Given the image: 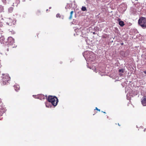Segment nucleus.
<instances>
[{
    "label": "nucleus",
    "mask_w": 146,
    "mask_h": 146,
    "mask_svg": "<svg viewBox=\"0 0 146 146\" xmlns=\"http://www.w3.org/2000/svg\"><path fill=\"white\" fill-rule=\"evenodd\" d=\"M45 97L47 101L51 103L52 105L55 106L57 105L58 101L56 96L49 95L48 97L46 96Z\"/></svg>",
    "instance_id": "obj_1"
},
{
    "label": "nucleus",
    "mask_w": 146,
    "mask_h": 146,
    "mask_svg": "<svg viewBox=\"0 0 146 146\" xmlns=\"http://www.w3.org/2000/svg\"><path fill=\"white\" fill-rule=\"evenodd\" d=\"M138 24L143 29L146 28V18L143 17L139 18L138 21Z\"/></svg>",
    "instance_id": "obj_2"
},
{
    "label": "nucleus",
    "mask_w": 146,
    "mask_h": 146,
    "mask_svg": "<svg viewBox=\"0 0 146 146\" xmlns=\"http://www.w3.org/2000/svg\"><path fill=\"white\" fill-rule=\"evenodd\" d=\"M10 46H11L12 48H15L17 46V45L15 44L14 40L12 37H10Z\"/></svg>",
    "instance_id": "obj_3"
},
{
    "label": "nucleus",
    "mask_w": 146,
    "mask_h": 146,
    "mask_svg": "<svg viewBox=\"0 0 146 146\" xmlns=\"http://www.w3.org/2000/svg\"><path fill=\"white\" fill-rule=\"evenodd\" d=\"M1 101L0 100V115H2V114L5 111V110L2 106H1L2 105Z\"/></svg>",
    "instance_id": "obj_4"
},
{
    "label": "nucleus",
    "mask_w": 146,
    "mask_h": 146,
    "mask_svg": "<svg viewBox=\"0 0 146 146\" xmlns=\"http://www.w3.org/2000/svg\"><path fill=\"white\" fill-rule=\"evenodd\" d=\"M5 76H6L5 77H4L3 79L4 84H6L7 83H8V81L9 78V76L7 74L5 75Z\"/></svg>",
    "instance_id": "obj_5"
},
{
    "label": "nucleus",
    "mask_w": 146,
    "mask_h": 146,
    "mask_svg": "<svg viewBox=\"0 0 146 146\" xmlns=\"http://www.w3.org/2000/svg\"><path fill=\"white\" fill-rule=\"evenodd\" d=\"M141 103L142 105L144 106H146V97H144L143 99L141 101Z\"/></svg>",
    "instance_id": "obj_6"
},
{
    "label": "nucleus",
    "mask_w": 146,
    "mask_h": 146,
    "mask_svg": "<svg viewBox=\"0 0 146 146\" xmlns=\"http://www.w3.org/2000/svg\"><path fill=\"white\" fill-rule=\"evenodd\" d=\"M14 87L15 90L17 91L19 90L20 88L19 86L17 84L15 85Z\"/></svg>",
    "instance_id": "obj_7"
},
{
    "label": "nucleus",
    "mask_w": 146,
    "mask_h": 146,
    "mask_svg": "<svg viewBox=\"0 0 146 146\" xmlns=\"http://www.w3.org/2000/svg\"><path fill=\"white\" fill-rule=\"evenodd\" d=\"M38 98H39L40 100H43L45 98V97L44 95L42 94H40L38 96Z\"/></svg>",
    "instance_id": "obj_8"
},
{
    "label": "nucleus",
    "mask_w": 146,
    "mask_h": 146,
    "mask_svg": "<svg viewBox=\"0 0 146 146\" xmlns=\"http://www.w3.org/2000/svg\"><path fill=\"white\" fill-rule=\"evenodd\" d=\"M10 22L11 23V25H15L16 23V21L15 20L13 21L12 20H10Z\"/></svg>",
    "instance_id": "obj_9"
},
{
    "label": "nucleus",
    "mask_w": 146,
    "mask_h": 146,
    "mask_svg": "<svg viewBox=\"0 0 146 146\" xmlns=\"http://www.w3.org/2000/svg\"><path fill=\"white\" fill-rule=\"evenodd\" d=\"M119 24L121 27H123L124 25V22L122 21L119 22Z\"/></svg>",
    "instance_id": "obj_10"
},
{
    "label": "nucleus",
    "mask_w": 146,
    "mask_h": 146,
    "mask_svg": "<svg viewBox=\"0 0 146 146\" xmlns=\"http://www.w3.org/2000/svg\"><path fill=\"white\" fill-rule=\"evenodd\" d=\"M73 12H74L73 11H71L70 12V17H69V19H72V15H73Z\"/></svg>",
    "instance_id": "obj_11"
},
{
    "label": "nucleus",
    "mask_w": 146,
    "mask_h": 146,
    "mask_svg": "<svg viewBox=\"0 0 146 146\" xmlns=\"http://www.w3.org/2000/svg\"><path fill=\"white\" fill-rule=\"evenodd\" d=\"M82 10L83 11H85L86 10V7L83 6L82 7Z\"/></svg>",
    "instance_id": "obj_12"
},
{
    "label": "nucleus",
    "mask_w": 146,
    "mask_h": 146,
    "mask_svg": "<svg viewBox=\"0 0 146 146\" xmlns=\"http://www.w3.org/2000/svg\"><path fill=\"white\" fill-rule=\"evenodd\" d=\"M119 72L123 73L124 72V70L123 69H119Z\"/></svg>",
    "instance_id": "obj_13"
},
{
    "label": "nucleus",
    "mask_w": 146,
    "mask_h": 146,
    "mask_svg": "<svg viewBox=\"0 0 146 146\" xmlns=\"http://www.w3.org/2000/svg\"><path fill=\"white\" fill-rule=\"evenodd\" d=\"M60 14L59 13H58L56 15V17H60Z\"/></svg>",
    "instance_id": "obj_14"
},
{
    "label": "nucleus",
    "mask_w": 146,
    "mask_h": 146,
    "mask_svg": "<svg viewBox=\"0 0 146 146\" xmlns=\"http://www.w3.org/2000/svg\"><path fill=\"white\" fill-rule=\"evenodd\" d=\"M95 110H96L98 111H100V109H98V108L97 107L95 109Z\"/></svg>",
    "instance_id": "obj_15"
},
{
    "label": "nucleus",
    "mask_w": 146,
    "mask_h": 146,
    "mask_svg": "<svg viewBox=\"0 0 146 146\" xmlns=\"http://www.w3.org/2000/svg\"><path fill=\"white\" fill-rule=\"evenodd\" d=\"M117 21H119V22L120 21H121V19H120V18H118V19H117Z\"/></svg>",
    "instance_id": "obj_16"
},
{
    "label": "nucleus",
    "mask_w": 146,
    "mask_h": 146,
    "mask_svg": "<svg viewBox=\"0 0 146 146\" xmlns=\"http://www.w3.org/2000/svg\"><path fill=\"white\" fill-rule=\"evenodd\" d=\"M143 72H144L145 74H146V71H143Z\"/></svg>",
    "instance_id": "obj_17"
},
{
    "label": "nucleus",
    "mask_w": 146,
    "mask_h": 146,
    "mask_svg": "<svg viewBox=\"0 0 146 146\" xmlns=\"http://www.w3.org/2000/svg\"><path fill=\"white\" fill-rule=\"evenodd\" d=\"M46 107H48H48H49V106H47V104H46Z\"/></svg>",
    "instance_id": "obj_18"
},
{
    "label": "nucleus",
    "mask_w": 146,
    "mask_h": 146,
    "mask_svg": "<svg viewBox=\"0 0 146 146\" xmlns=\"http://www.w3.org/2000/svg\"><path fill=\"white\" fill-rule=\"evenodd\" d=\"M102 112H103V113H106L105 112H104V111H102Z\"/></svg>",
    "instance_id": "obj_19"
},
{
    "label": "nucleus",
    "mask_w": 146,
    "mask_h": 146,
    "mask_svg": "<svg viewBox=\"0 0 146 146\" xmlns=\"http://www.w3.org/2000/svg\"><path fill=\"white\" fill-rule=\"evenodd\" d=\"M48 9H47L46 10V12H48Z\"/></svg>",
    "instance_id": "obj_20"
},
{
    "label": "nucleus",
    "mask_w": 146,
    "mask_h": 146,
    "mask_svg": "<svg viewBox=\"0 0 146 146\" xmlns=\"http://www.w3.org/2000/svg\"><path fill=\"white\" fill-rule=\"evenodd\" d=\"M118 125L119 126H120V125L119 124V123H118Z\"/></svg>",
    "instance_id": "obj_21"
},
{
    "label": "nucleus",
    "mask_w": 146,
    "mask_h": 146,
    "mask_svg": "<svg viewBox=\"0 0 146 146\" xmlns=\"http://www.w3.org/2000/svg\"><path fill=\"white\" fill-rule=\"evenodd\" d=\"M51 7H50L49 8V9H51Z\"/></svg>",
    "instance_id": "obj_22"
},
{
    "label": "nucleus",
    "mask_w": 146,
    "mask_h": 146,
    "mask_svg": "<svg viewBox=\"0 0 146 146\" xmlns=\"http://www.w3.org/2000/svg\"><path fill=\"white\" fill-rule=\"evenodd\" d=\"M121 44L122 45L123 44V43H121Z\"/></svg>",
    "instance_id": "obj_23"
},
{
    "label": "nucleus",
    "mask_w": 146,
    "mask_h": 146,
    "mask_svg": "<svg viewBox=\"0 0 146 146\" xmlns=\"http://www.w3.org/2000/svg\"><path fill=\"white\" fill-rule=\"evenodd\" d=\"M145 129H144V131H145Z\"/></svg>",
    "instance_id": "obj_24"
},
{
    "label": "nucleus",
    "mask_w": 146,
    "mask_h": 146,
    "mask_svg": "<svg viewBox=\"0 0 146 146\" xmlns=\"http://www.w3.org/2000/svg\"><path fill=\"white\" fill-rule=\"evenodd\" d=\"M93 34H95V32H94V33H93Z\"/></svg>",
    "instance_id": "obj_25"
}]
</instances>
